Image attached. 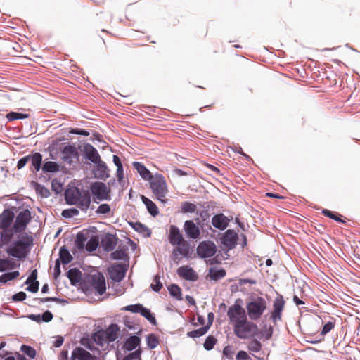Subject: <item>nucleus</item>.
I'll return each instance as SVG.
<instances>
[{"mask_svg": "<svg viewBox=\"0 0 360 360\" xmlns=\"http://www.w3.org/2000/svg\"><path fill=\"white\" fill-rule=\"evenodd\" d=\"M178 275L187 281H195L198 278V276L196 272L188 266H182L177 269Z\"/></svg>", "mask_w": 360, "mask_h": 360, "instance_id": "15", "label": "nucleus"}, {"mask_svg": "<svg viewBox=\"0 0 360 360\" xmlns=\"http://www.w3.org/2000/svg\"><path fill=\"white\" fill-rule=\"evenodd\" d=\"M68 277L72 285L77 283L81 278V271L76 269H71L68 271Z\"/></svg>", "mask_w": 360, "mask_h": 360, "instance_id": "33", "label": "nucleus"}, {"mask_svg": "<svg viewBox=\"0 0 360 360\" xmlns=\"http://www.w3.org/2000/svg\"><path fill=\"white\" fill-rule=\"evenodd\" d=\"M127 269L122 264H113L109 269V274L112 280L120 282L125 276Z\"/></svg>", "mask_w": 360, "mask_h": 360, "instance_id": "11", "label": "nucleus"}, {"mask_svg": "<svg viewBox=\"0 0 360 360\" xmlns=\"http://www.w3.org/2000/svg\"><path fill=\"white\" fill-rule=\"evenodd\" d=\"M26 294L24 292H19L15 295H13L12 299L13 301L19 302V301H23L26 299Z\"/></svg>", "mask_w": 360, "mask_h": 360, "instance_id": "60", "label": "nucleus"}, {"mask_svg": "<svg viewBox=\"0 0 360 360\" xmlns=\"http://www.w3.org/2000/svg\"><path fill=\"white\" fill-rule=\"evenodd\" d=\"M37 269H34L29 277L27 278V281H25V284L31 283L32 282H35L37 281Z\"/></svg>", "mask_w": 360, "mask_h": 360, "instance_id": "61", "label": "nucleus"}, {"mask_svg": "<svg viewBox=\"0 0 360 360\" xmlns=\"http://www.w3.org/2000/svg\"><path fill=\"white\" fill-rule=\"evenodd\" d=\"M96 165L95 176L100 179H105L108 176L106 164L101 160L94 163Z\"/></svg>", "mask_w": 360, "mask_h": 360, "instance_id": "26", "label": "nucleus"}, {"mask_svg": "<svg viewBox=\"0 0 360 360\" xmlns=\"http://www.w3.org/2000/svg\"><path fill=\"white\" fill-rule=\"evenodd\" d=\"M19 275H20V273L18 271L6 273L0 276V283H6L8 281L13 280L15 278L18 277Z\"/></svg>", "mask_w": 360, "mask_h": 360, "instance_id": "37", "label": "nucleus"}, {"mask_svg": "<svg viewBox=\"0 0 360 360\" xmlns=\"http://www.w3.org/2000/svg\"><path fill=\"white\" fill-rule=\"evenodd\" d=\"M322 214L326 216V217H328L330 219H334L335 221H338V222H343V221L338 217H337L334 212L328 210H326V209H323L322 210Z\"/></svg>", "mask_w": 360, "mask_h": 360, "instance_id": "55", "label": "nucleus"}, {"mask_svg": "<svg viewBox=\"0 0 360 360\" xmlns=\"http://www.w3.org/2000/svg\"><path fill=\"white\" fill-rule=\"evenodd\" d=\"M14 267L13 262L8 259H0V272L12 269Z\"/></svg>", "mask_w": 360, "mask_h": 360, "instance_id": "41", "label": "nucleus"}, {"mask_svg": "<svg viewBox=\"0 0 360 360\" xmlns=\"http://www.w3.org/2000/svg\"><path fill=\"white\" fill-rule=\"evenodd\" d=\"M143 305L141 304H131L123 307L122 310L129 311L132 313H139Z\"/></svg>", "mask_w": 360, "mask_h": 360, "instance_id": "48", "label": "nucleus"}, {"mask_svg": "<svg viewBox=\"0 0 360 360\" xmlns=\"http://www.w3.org/2000/svg\"><path fill=\"white\" fill-rule=\"evenodd\" d=\"M209 329V326L201 327L198 329L188 332L187 335L192 338H199L205 335Z\"/></svg>", "mask_w": 360, "mask_h": 360, "instance_id": "34", "label": "nucleus"}, {"mask_svg": "<svg viewBox=\"0 0 360 360\" xmlns=\"http://www.w3.org/2000/svg\"><path fill=\"white\" fill-rule=\"evenodd\" d=\"M133 166L144 180L149 181L153 176L150 172L141 162H134Z\"/></svg>", "mask_w": 360, "mask_h": 360, "instance_id": "25", "label": "nucleus"}, {"mask_svg": "<svg viewBox=\"0 0 360 360\" xmlns=\"http://www.w3.org/2000/svg\"><path fill=\"white\" fill-rule=\"evenodd\" d=\"M21 351L25 353V354H27L29 357L30 358H34L35 356H36V351L35 349L30 347V346H28V345H22L21 346Z\"/></svg>", "mask_w": 360, "mask_h": 360, "instance_id": "46", "label": "nucleus"}, {"mask_svg": "<svg viewBox=\"0 0 360 360\" xmlns=\"http://www.w3.org/2000/svg\"><path fill=\"white\" fill-rule=\"evenodd\" d=\"M141 340L139 337L134 335L129 337L125 342L124 348L128 351H131L138 347Z\"/></svg>", "mask_w": 360, "mask_h": 360, "instance_id": "31", "label": "nucleus"}, {"mask_svg": "<svg viewBox=\"0 0 360 360\" xmlns=\"http://www.w3.org/2000/svg\"><path fill=\"white\" fill-rule=\"evenodd\" d=\"M72 359L77 360H96V357L82 347H76L72 352Z\"/></svg>", "mask_w": 360, "mask_h": 360, "instance_id": "22", "label": "nucleus"}, {"mask_svg": "<svg viewBox=\"0 0 360 360\" xmlns=\"http://www.w3.org/2000/svg\"><path fill=\"white\" fill-rule=\"evenodd\" d=\"M146 341L147 345L150 349L155 348L159 343L158 338L153 334L149 335L147 337Z\"/></svg>", "mask_w": 360, "mask_h": 360, "instance_id": "45", "label": "nucleus"}, {"mask_svg": "<svg viewBox=\"0 0 360 360\" xmlns=\"http://www.w3.org/2000/svg\"><path fill=\"white\" fill-rule=\"evenodd\" d=\"M248 349L252 352H259L262 349V344L255 339L252 340L248 345Z\"/></svg>", "mask_w": 360, "mask_h": 360, "instance_id": "43", "label": "nucleus"}, {"mask_svg": "<svg viewBox=\"0 0 360 360\" xmlns=\"http://www.w3.org/2000/svg\"><path fill=\"white\" fill-rule=\"evenodd\" d=\"M13 236V233L12 229H10L9 228L2 229V231L0 233V248L9 243L12 240Z\"/></svg>", "mask_w": 360, "mask_h": 360, "instance_id": "27", "label": "nucleus"}, {"mask_svg": "<svg viewBox=\"0 0 360 360\" xmlns=\"http://www.w3.org/2000/svg\"><path fill=\"white\" fill-rule=\"evenodd\" d=\"M101 245L105 251H112L117 243V238L110 233L106 234L101 240Z\"/></svg>", "mask_w": 360, "mask_h": 360, "instance_id": "20", "label": "nucleus"}, {"mask_svg": "<svg viewBox=\"0 0 360 360\" xmlns=\"http://www.w3.org/2000/svg\"><path fill=\"white\" fill-rule=\"evenodd\" d=\"M13 218L14 214L13 212L8 210H4L0 214V229H6L9 228L13 222Z\"/></svg>", "mask_w": 360, "mask_h": 360, "instance_id": "24", "label": "nucleus"}, {"mask_svg": "<svg viewBox=\"0 0 360 360\" xmlns=\"http://www.w3.org/2000/svg\"><path fill=\"white\" fill-rule=\"evenodd\" d=\"M62 159L70 165L76 164L79 161V153L73 145H68L62 150Z\"/></svg>", "mask_w": 360, "mask_h": 360, "instance_id": "9", "label": "nucleus"}, {"mask_svg": "<svg viewBox=\"0 0 360 360\" xmlns=\"http://www.w3.org/2000/svg\"><path fill=\"white\" fill-rule=\"evenodd\" d=\"M131 225L134 230L141 233H145L149 231L147 226L140 222L131 223Z\"/></svg>", "mask_w": 360, "mask_h": 360, "instance_id": "50", "label": "nucleus"}, {"mask_svg": "<svg viewBox=\"0 0 360 360\" xmlns=\"http://www.w3.org/2000/svg\"><path fill=\"white\" fill-rule=\"evenodd\" d=\"M91 284L94 288L99 295H103L105 290V281L104 276L98 273L91 276Z\"/></svg>", "mask_w": 360, "mask_h": 360, "instance_id": "14", "label": "nucleus"}, {"mask_svg": "<svg viewBox=\"0 0 360 360\" xmlns=\"http://www.w3.org/2000/svg\"><path fill=\"white\" fill-rule=\"evenodd\" d=\"M238 238V234L233 230L229 229L222 236L221 242L224 247L231 250L235 248Z\"/></svg>", "mask_w": 360, "mask_h": 360, "instance_id": "10", "label": "nucleus"}, {"mask_svg": "<svg viewBox=\"0 0 360 360\" xmlns=\"http://www.w3.org/2000/svg\"><path fill=\"white\" fill-rule=\"evenodd\" d=\"M41 317V321H43L44 322H49L53 319V314L51 311H46L45 312H44L42 314Z\"/></svg>", "mask_w": 360, "mask_h": 360, "instance_id": "64", "label": "nucleus"}, {"mask_svg": "<svg viewBox=\"0 0 360 360\" xmlns=\"http://www.w3.org/2000/svg\"><path fill=\"white\" fill-rule=\"evenodd\" d=\"M91 204V195L88 191H83L81 195L78 198L77 202L75 204L82 211L86 212Z\"/></svg>", "mask_w": 360, "mask_h": 360, "instance_id": "21", "label": "nucleus"}, {"mask_svg": "<svg viewBox=\"0 0 360 360\" xmlns=\"http://www.w3.org/2000/svg\"><path fill=\"white\" fill-rule=\"evenodd\" d=\"M86 240V238L82 233H79L76 237V243L79 249L84 248V243Z\"/></svg>", "mask_w": 360, "mask_h": 360, "instance_id": "49", "label": "nucleus"}, {"mask_svg": "<svg viewBox=\"0 0 360 360\" xmlns=\"http://www.w3.org/2000/svg\"><path fill=\"white\" fill-rule=\"evenodd\" d=\"M258 331L257 324L248 319L233 328L235 335L240 339H250L256 336Z\"/></svg>", "mask_w": 360, "mask_h": 360, "instance_id": "4", "label": "nucleus"}, {"mask_svg": "<svg viewBox=\"0 0 360 360\" xmlns=\"http://www.w3.org/2000/svg\"><path fill=\"white\" fill-rule=\"evenodd\" d=\"M99 242L97 237H91L88 241L86 245V250L91 252L96 250L97 247L98 246Z\"/></svg>", "mask_w": 360, "mask_h": 360, "instance_id": "39", "label": "nucleus"}, {"mask_svg": "<svg viewBox=\"0 0 360 360\" xmlns=\"http://www.w3.org/2000/svg\"><path fill=\"white\" fill-rule=\"evenodd\" d=\"M216 343V340L214 337L209 336L206 338L204 342V347L207 350L212 349Z\"/></svg>", "mask_w": 360, "mask_h": 360, "instance_id": "51", "label": "nucleus"}, {"mask_svg": "<svg viewBox=\"0 0 360 360\" xmlns=\"http://www.w3.org/2000/svg\"><path fill=\"white\" fill-rule=\"evenodd\" d=\"M27 285L28 287L26 288V290L32 292H37L39 290V283L38 281L32 282Z\"/></svg>", "mask_w": 360, "mask_h": 360, "instance_id": "57", "label": "nucleus"}, {"mask_svg": "<svg viewBox=\"0 0 360 360\" xmlns=\"http://www.w3.org/2000/svg\"><path fill=\"white\" fill-rule=\"evenodd\" d=\"M168 238L169 243L172 245H180L181 243L186 242L179 229L174 225H172L169 228Z\"/></svg>", "mask_w": 360, "mask_h": 360, "instance_id": "16", "label": "nucleus"}, {"mask_svg": "<svg viewBox=\"0 0 360 360\" xmlns=\"http://www.w3.org/2000/svg\"><path fill=\"white\" fill-rule=\"evenodd\" d=\"M110 211H111L110 206L108 204L103 203V204L100 205L98 207L96 212L98 214H108L110 212Z\"/></svg>", "mask_w": 360, "mask_h": 360, "instance_id": "47", "label": "nucleus"}, {"mask_svg": "<svg viewBox=\"0 0 360 360\" xmlns=\"http://www.w3.org/2000/svg\"><path fill=\"white\" fill-rule=\"evenodd\" d=\"M141 199L144 205L146 206L148 212L153 217L158 214L159 211L156 205L150 199L144 195L141 196Z\"/></svg>", "mask_w": 360, "mask_h": 360, "instance_id": "28", "label": "nucleus"}, {"mask_svg": "<svg viewBox=\"0 0 360 360\" xmlns=\"http://www.w3.org/2000/svg\"><path fill=\"white\" fill-rule=\"evenodd\" d=\"M82 193H83V191H80L77 188L67 189L65 193V199L67 203L69 205H75L77 202Z\"/></svg>", "mask_w": 360, "mask_h": 360, "instance_id": "23", "label": "nucleus"}, {"mask_svg": "<svg viewBox=\"0 0 360 360\" xmlns=\"http://www.w3.org/2000/svg\"><path fill=\"white\" fill-rule=\"evenodd\" d=\"M127 257L126 250L120 248L112 252L110 255V257L112 259H124Z\"/></svg>", "mask_w": 360, "mask_h": 360, "instance_id": "40", "label": "nucleus"}, {"mask_svg": "<svg viewBox=\"0 0 360 360\" xmlns=\"http://www.w3.org/2000/svg\"><path fill=\"white\" fill-rule=\"evenodd\" d=\"M79 211L75 208L67 209L63 211L62 215L64 217L69 218L78 215Z\"/></svg>", "mask_w": 360, "mask_h": 360, "instance_id": "53", "label": "nucleus"}, {"mask_svg": "<svg viewBox=\"0 0 360 360\" xmlns=\"http://www.w3.org/2000/svg\"><path fill=\"white\" fill-rule=\"evenodd\" d=\"M31 220V213L28 210H24L20 212L15 219L13 224V231L15 233L23 231Z\"/></svg>", "mask_w": 360, "mask_h": 360, "instance_id": "8", "label": "nucleus"}, {"mask_svg": "<svg viewBox=\"0 0 360 360\" xmlns=\"http://www.w3.org/2000/svg\"><path fill=\"white\" fill-rule=\"evenodd\" d=\"M124 360H140V352L135 351L124 358Z\"/></svg>", "mask_w": 360, "mask_h": 360, "instance_id": "59", "label": "nucleus"}, {"mask_svg": "<svg viewBox=\"0 0 360 360\" xmlns=\"http://www.w3.org/2000/svg\"><path fill=\"white\" fill-rule=\"evenodd\" d=\"M285 301L283 300V296L278 295L274 301L273 304V311L271 313V318L274 321H276L278 320H281V313L284 308Z\"/></svg>", "mask_w": 360, "mask_h": 360, "instance_id": "13", "label": "nucleus"}, {"mask_svg": "<svg viewBox=\"0 0 360 360\" xmlns=\"http://www.w3.org/2000/svg\"><path fill=\"white\" fill-rule=\"evenodd\" d=\"M59 261L64 264H69L72 260V257L69 252L68 250L65 247H62L60 249L59 252Z\"/></svg>", "mask_w": 360, "mask_h": 360, "instance_id": "32", "label": "nucleus"}, {"mask_svg": "<svg viewBox=\"0 0 360 360\" xmlns=\"http://www.w3.org/2000/svg\"><path fill=\"white\" fill-rule=\"evenodd\" d=\"M93 195L98 200H110V188L103 182H95L91 186Z\"/></svg>", "mask_w": 360, "mask_h": 360, "instance_id": "6", "label": "nucleus"}, {"mask_svg": "<svg viewBox=\"0 0 360 360\" xmlns=\"http://www.w3.org/2000/svg\"><path fill=\"white\" fill-rule=\"evenodd\" d=\"M172 250V255L175 260H179L181 257H186L188 255V244L186 241L180 245H175Z\"/></svg>", "mask_w": 360, "mask_h": 360, "instance_id": "19", "label": "nucleus"}, {"mask_svg": "<svg viewBox=\"0 0 360 360\" xmlns=\"http://www.w3.org/2000/svg\"><path fill=\"white\" fill-rule=\"evenodd\" d=\"M246 309L250 320H258L266 309V302L265 299L262 297L252 298L247 304Z\"/></svg>", "mask_w": 360, "mask_h": 360, "instance_id": "3", "label": "nucleus"}, {"mask_svg": "<svg viewBox=\"0 0 360 360\" xmlns=\"http://www.w3.org/2000/svg\"><path fill=\"white\" fill-rule=\"evenodd\" d=\"M150 186L156 198L161 202H165V199L168 188L165 177L160 174L154 175L150 180Z\"/></svg>", "mask_w": 360, "mask_h": 360, "instance_id": "2", "label": "nucleus"}, {"mask_svg": "<svg viewBox=\"0 0 360 360\" xmlns=\"http://www.w3.org/2000/svg\"><path fill=\"white\" fill-rule=\"evenodd\" d=\"M29 162V156H25L20 159L18 162L17 167L18 169L23 168Z\"/></svg>", "mask_w": 360, "mask_h": 360, "instance_id": "62", "label": "nucleus"}, {"mask_svg": "<svg viewBox=\"0 0 360 360\" xmlns=\"http://www.w3.org/2000/svg\"><path fill=\"white\" fill-rule=\"evenodd\" d=\"M153 281L155 282V283L151 284L152 289L155 292L160 291V290L162 287V284L160 282V277L158 275H156L154 278Z\"/></svg>", "mask_w": 360, "mask_h": 360, "instance_id": "54", "label": "nucleus"}, {"mask_svg": "<svg viewBox=\"0 0 360 360\" xmlns=\"http://www.w3.org/2000/svg\"><path fill=\"white\" fill-rule=\"evenodd\" d=\"M83 151L86 159L94 164L101 160L97 150L90 143H86L84 146Z\"/></svg>", "mask_w": 360, "mask_h": 360, "instance_id": "18", "label": "nucleus"}, {"mask_svg": "<svg viewBox=\"0 0 360 360\" xmlns=\"http://www.w3.org/2000/svg\"><path fill=\"white\" fill-rule=\"evenodd\" d=\"M139 314L149 321L150 323L156 325V319L148 309L143 306Z\"/></svg>", "mask_w": 360, "mask_h": 360, "instance_id": "35", "label": "nucleus"}, {"mask_svg": "<svg viewBox=\"0 0 360 360\" xmlns=\"http://www.w3.org/2000/svg\"><path fill=\"white\" fill-rule=\"evenodd\" d=\"M28 117L27 114L17 112H11L6 115V118L8 121H13L18 119H25Z\"/></svg>", "mask_w": 360, "mask_h": 360, "instance_id": "44", "label": "nucleus"}, {"mask_svg": "<svg viewBox=\"0 0 360 360\" xmlns=\"http://www.w3.org/2000/svg\"><path fill=\"white\" fill-rule=\"evenodd\" d=\"M196 208V205L192 202L186 201L181 203V212L184 213H193Z\"/></svg>", "mask_w": 360, "mask_h": 360, "instance_id": "42", "label": "nucleus"}, {"mask_svg": "<svg viewBox=\"0 0 360 360\" xmlns=\"http://www.w3.org/2000/svg\"><path fill=\"white\" fill-rule=\"evenodd\" d=\"M36 190L41 197L48 198L50 195L49 191L46 187L39 184L36 186Z\"/></svg>", "mask_w": 360, "mask_h": 360, "instance_id": "52", "label": "nucleus"}, {"mask_svg": "<svg viewBox=\"0 0 360 360\" xmlns=\"http://www.w3.org/2000/svg\"><path fill=\"white\" fill-rule=\"evenodd\" d=\"M168 290L169 294L176 300H182L181 288L178 285L172 284L168 287Z\"/></svg>", "mask_w": 360, "mask_h": 360, "instance_id": "38", "label": "nucleus"}, {"mask_svg": "<svg viewBox=\"0 0 360 360\" xmlns=\"http://www.w3.org/2000/svg\"><path fill=\"white\" fill-rule=\"evenodd\" d=\"M334 326H335L334 323H333L331 321L326 323L322 328L321 335H326L334 328Z\"/></svg>", "mask_w": 360, "mask_h": 360, "instance_id": "56", "label": "nucleus"}, {"mask_svg": "<svg viewBox=\"0 0 360 360\" xmlns=\"http://www.w3.org/2000/svg\"><path fill=\"white\" fill-rule=\"evenodd\" d=\"M230 222L229 219L222 213L215 214L212 218V226L221 231L225 230Z\"/></svg>", "mask_w": 360, "mask_h": 360, "instance_id": "17", "label": "nucleus"}, {"mask_svg": "<svg viewBox=\"0 0 360 360\" xmlns=\"http://www.w3.org/2000/svg\"><path fill=\"white\" fill-rule=\"evenodd\" d=\"M29 156V162H31L32 166L36 171H39L41 167L42 155L39 153H34Z\"/></svg>", "mask_w": 360, "mask_h": 360, "instance_id": "29", "label": "nucleus"}, {"mask_svg": "<svg viewBox=\"0 0 360 360\" xmlns=\"http://www.w3.org/2000/svg\"><path fill=\"white\" fill-rule=\"evenodd\" d=\"M196 252L200 258H208L214 256L217 252L216 245L210 240L202 241L197 247Z\"/></svg>", "mask_w": 360, "mask_h": 360, "instance_id": "7", "label": "nucleus"}, {"mask_svg": "<svg viewBox=\"0 0 360 360\" xmlns=\"http://www.w3.org/2000/svg\"><path fill=\"white\" fill-rule=\"evenodd\" d=\"M184 230L188 238L195 240L200 237V228L192 220H186L184 222Z\"/></svg>", "mask_w": 360, "mask_h": 360, "instance_id": "12", "label": "nucleus"}, {"mask_svg": "<svg viewBox=\"0 0 360 360\" xmlns=\"http://www.w3.org/2000/svg\"><path fill=\"white\" fill-rule=\"evenodd\" d=\"M227 316L233 328L248 319L245 309L238 303V301L229 307Z\"/></svg>", "mask_w": 360, "mask_h": 360, "instance_id": "5", "label": "nucleus"}, {"mask_svg": "<svg viewBox=\"0 0 360 360\" xmlns=\"http://www.w3.org/2000/svg\"><path fill=\"white\" fill-rule=\"evenodd\" d=\"M208 276L210 277L212 280L218 281L226 276V271L223 269L212 267L209 270Z\"/></svg>", "mask_w": 360, "mask_h": 360, "instance_id": "30", "label": "nucleus"}, {"mask_svg": "<svg viewBox=\"0 0 360 360\" xmlns=\"http://www.w3.org/2000/svg\"><path fill=\"white\" fill-rule=\"evenodd\" d=\"M59 169L58 165L52 161L46 162L42 166V170L44 172H56Z\"/></svg>", "mask_w": 360, "mask_h": 360, "instance_id": "36", "label": "nucleus"}, {"mask_svg": "<svg viewBox=\"0 0 360 360\" xmlns=\"http://www.w3.org/2000/svg\"><path fill=\"white\" fill-rule=\"evenodd\" d=\"M108 340L110 342L115 341L117 338L116 332H115L112 328H109L107 330Z\"/></svg>", "mask_w": 360, "mask_h": 360, "instance_id": "63", "label": "nucleus"}, {"mask_svg": "<svg viewBox=\"0 0 360 360\" xmlns=\"http://www.w3.org/2000/svg\"><path fill=\"white\" fill-rule=\"evenodd\" d=\"M236 360H251L248 354L245 351H239L236 356Z\"/></svg>", "mask_w": 360, "mask_h": 360, "instance_id": "58", "label": "nucleus"}, {"mask_svg": "<svg viewBox=\"0 0 360 360\" xmlns=\"http://www.w3.org/2000/svg\"><path fill=\"white\" fill-rule=\"evenodd\" d=\"M32 243V237L29 236L27 233L22 232L18 236V240L14 241L6 249V252L13 257L24 258L28 252V248Z\"/></svg>", "mask_w": 360, "mask_h": 360, "instance_id": "1", "label": "nucleus"}]
</instances>
